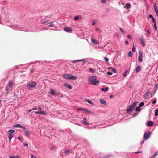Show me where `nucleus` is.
I'll return each mask as SVG.
<instances>
[{"label":"nucleus","instance_id":"f257e3e1","mask_svg":"<svg viewBox=\"0 0 158 158\" xmlns=\"http://www.w3.org/2000/svg\"><path fill=\"white\" fill-rule=\"evenodd\" d=\"M50 18L48 16H45L42 18L41 21V23L43 24L48 25V26L50 27H53L54 25H53L52 22L50 21Z\"/></svg>","mask_w":158,"mask_h":158},{"label":"nucleus","instance_id":"f03ea898","mask_svg":"<svg viewBox=\"0 0 158 158\" xmlns=\"http://www.w3.org/2000/svg\"><path fill=\"white\" fill-rule=\"evenodd\" d=\"M89 84L92 85H98L99 84V81H96L97 77L96 76H92L89 77Z\"/></svg>","mask_w":158,"mask_h":158},{"label":"nucleus","instance_id":"7ed1b4c3","mask_svg":"<svg viewBox=\"0 0 158 158\" xmlns=\"http://www.w3.org/2000/svg\"><path fill=\"white\" fill-rule=\"evenodd\" d=\"M12 81H10L8 84L6 86V90L7 93H8L9 91L13 89V82Z\"/></svg>","mask_w":158,"mask_h":158},{"label":"nucleus","instance_id":"20e7f679","mask_svg":"<svg viewBox=\"0 0 158 158\" xmlns=\"http://www.w3.org/2000/svg\"><path fill=\"white\" fill-rule=\"evenodd\" d=\"M12 28L13 29H17L18 30L25 31H28L25 28H23L21 27L19 25H15L13 26L12 27Z\"/></svg>","mask_w":158,"mask_h":158},{"label":"nucleus","instance_id":"39448f33","mask_svg":"<svg viewBox=\"0 0 158 158\" xmlns=\"http://www.w3.org/2000/svg\"><path fill=\"white\" fill-rule=\"evenodd\" d=\"M27 85L30 88H32L37 85V83L35 82H32L31 83H28Z\"/></svg>","mask_w":158,"mask_h":158},{"label":"nucleus","instance_id":"423d86ee","mask_svg":"<svg viewBox=\"0 0 158 158\" xmlns=\"http://www.w3.org/2000/svg\"><path fill=\"white\" fill-rule=\"evenodd\" d=\"M150 134L151 133L150 131H148L146 132L144 135V139H145V140L147 139L149 137Z\"/></svg>","mask_w":158,"mask_h":158},{"label":"nucleus","instance_id":"0eeeda50","mask_svg":"<svg viewBox=\"0 0 158 158\" xmlns=\"http://www.w3.org/2000/svg\"><path fill=\"white\" fill-rule=\"evenodd\" d=\"M143 60V54L140 51H139L138 60L139 62H141Z\"/></svg>","mask_w":158,"mask_h":158},{"label":"nucleus","instance_id":"6e6552de","mask_svg":"<svg viewBox=\"0 0 158 158\" xmlns=\"http://www.w3.org/2000/svg\"><path fill=\"white\" fill-rule=\"evenodd\" d=\"M110 71H111L112 72L114 73L116 72V71L114 68L112 67H109V76L112 75V73Z\"/></svg>","mask_w":158,"mask_h":158},{"label":"nucleus","instance_id":"1a4fd4ad","mask_svg":"<svg viewBox=\"0 0 158 158\" xmlns=\"http://www.w3.org/2000/svg\"><path fill=\"white\" fill-rule=\"evenodd\" d=\"M64 30L67 32H68L69 33H71L72 31V29L70 27H65L64 29Z\"/></svg>","mask_w":158,"mask_h":158},{"label":"nucleus","instance_id":"9d476101","mask_svg":"<svg viewBox=\"0 0 158 158\" xmlns=\"http://www.w3.org/2000/svg\"><path fill=\"white\" fill-rule=\"evenodd\" d=\"M153 6L155 11L156 12L157 16L158 17V8H157V6L155 3H154L153 4Z\"/></svg>","mask_w":158,"mask_h":158},{"label":"nucleus","instance_id":"9b49d317","mask_svg":"<svg viewBox=\"0 0 158 158\" xmlns=\"http://www.w3.org/2000/svg\"><path fill=\"white\" fill-rule=\"evenodd\" d=\"M138 103V102L137 101H134L133 102V103L130 106L132 107V108L133 109L135 107Z\"/></svg>","mask_w":158,"mask_h":158},{"label":"nucleus","instance_id":"f8f14e48","mask_svg":"<svg viewBox=\"0 0 158 158\" xmlns=\"http://www.w3.org/2000/svg\"><path fill=\"white\" fill-rule=\"evenodd\" d=\"M99 101L101 104L104 105H106V102L103 99H100Z\"/></svg>","mask_w":158,"mask_h":158},{"label":"nucleus","instance_id":"ddd939ff","mask_svg":"<svg viewBox=\"0 0 158 158\" xmlns=\"http://www.w3.org/2000/svg\"><path fill=\"white\" fill-rule=\"evenodd\" d=\"M70 75L68 74H64L63 75L64 77L66 79H70Z\"/></svg>","mask_w":158,"mask_h":158},{"label":"nucleus","instance_id":"4468645a","mask_svg":"<svg viewBox=\"0 0 158 158\" xmlns=\"http://www.w3.org/2000/svg\"><path fill=\"white\" fill-rule=\"evenodd\" d=\"M8 136L9 139V141L10 142L12 138L13 137L14 135L11 134H8Z\"/></svg>","mask_w":158,"mask_h":158},{"label":"nucleus","instance_id":"2eb2a0df","mask_svg":"<svg viewBox=\"0 0 158 158\" xmlns=\"http://www.w3.org/2000/svg\"><path fill=\"white\" fill-rule=\"evenodd\" d=\"M140 40L142 44L143 47L145 46V43L144 42V38L143 37H141L140 38Z\"/></svg>","mask_w":158,"mask_h":158},{"label":"nucleus","instance_id":"dca6fc26","mask_svg":"<svg viewBox=\"0 0 158 158\" xmlns=\"http://www.w3.org/2000/svg\"><path fill=\"white\" fill-rule=\"evenodd\" d=\"M91 40L92 42L94 44H97L98 43V41L96 40L93 39L91 38Z\"/></svg>","mask_w":158,"mask_h":158},{"label":"nucleus","instance_id":"f3484780","mask_svg":"<svg viewBox=\"0 0 158 158\" xmlns=\"http://www.w3.org/2000/svg\"><path fill=\"white\" fill-rule=\"evenodd\" d=\"M153 122L151 121H149L147 123V125L149 126H151L153 125Z\"/></svg>","mask_w":158,"mask_h":158},{"label":"nucleus","instance_id":"a211bd4d","mask_svg":"<svg viewBox=\"0 0 158 158\" xmlns=\"http://www.w3.org/2000/svg\"><path fill=\"white\" fill-rule=\"evenodd\" d=\"M64 85L67 88L69 89H72V87L71 85H70L65 83L64 84Z\"/></svg>","mask_w":158,"mask_h":158},{"label":"nucleus","instance_id":"6ab92c4d","mask_svg":"<svg viewBox=\"0 0 158 158\" xmlns=\"http://www.w3.org/2000/svg\"><path fill=\"white\" fill-rule=\"evenodd\" d=\"M24 135L27 136L29 137L30 135V134L29 133V131H24Z\"/></svg>","mask_w":158,"mask_h":158},{"label":"nucleus","instance_id":"aec40b11","mask_svg":"<svg viewBox=\"0 0 158 158\" xmlns=\"http://www.w3.org/2000/svg\"><path fill=\"white\" fill-rule=\"evenodd\" d=\"M14 127H19L20 128H24L22 125L20 124H16L14 125Z\"/></svg>","mask_w":158,"mask_h":158},{"label":"nucleus","instance_id":"412c9836","mask_svg":"<svg viewBox=\"0 0 158 158\" xmlns=\"http://www.w3.org/2000/svg\"><path fill=\"white\" fill-rule=\"evenodd\" d=\"M85 118H83V123L86 125H89V123L85 120Z\"/></svg>","mask_w":158,"mask_h":158},{"label":"nucleus","instance_id":"4be33fe9","mask_svg":"<svg viewBox=\"0 0 158 158\" xmlns=\"http://www.w3.org/2000/svg\"><path fill=\"white\" fill-rule=\"evenodd\" d=\"M78 109L79 110L85 111L89 113L90 112L87 109H84V108H78Z\"/></svg>","mask_w":158,"mask_h":158},{"label":"nucleus","instance_id":"5701e85b","mask_svg":"<svg viewBox=\"0 0 158 158\" xmlns=\"http://www.w3.org/2000/svg\"><path fill=\"white\" fill-rule=\"evenodd\" d=\"M158 154V152L156 151L155 153L151 156V158H155Z\"/></svg>","mask_w":158,"mask_h":158},{"label":"nucleus","instance_id":"b1692460","mask_svg":"<svg viewBox=\"0 0 158 158\" xmlns=\"http://www.w3.org/2000/svg\"><path fill=\"white\" fill-rule=\"evenodd\" d=\"M77 77H76L73 75L70 76V79L74 80L77 79Z\"/></svg>","mask_w":158,"mask_h":158},{"label":"nucleus","instance_id":"393cba45","mask_svg":"<svg viewBox=\"0 0 158 158\" xmlns=\"http://www.w3.org/2000/svg\"><path fill=\"white\" fill-rule=\"evenodd\" d=\"M50 93L53 95H55V91L52 90V89H50Z\"/></svg>","mask_w":158,"mask_h":158},{"label":"nucleus","instance_id":"a878e982","mask_svg":"<svg viewBox=\"0 0 158 158\" xmlns=\"http://www.w3.org/2000/svg\"><path fill=\"white\" fill-rule=\"evenodd\" d=\"M140 66H138L136 67V73H137L139 72L140 70Z\"/></svg>","mask_w":158,"mask_h":158},{"label":"nucleus","instance_id":"bb28decb","mask_svg":"<svg viewBox=\"0 0 158 158\" xmlns=\"http://www.w3.org/2000/svg\"><path fill=\"white\" fill-rule=\"evenodd\" d=\"M9 157V158H20V157L18 155H16L14 156H10Z\"/></svg>","mask_w":158,"mask_h":158},{"label":"nucleus","instance_id":"cd10ccee","mask_svg":"<svg viewBox=\"0 0 158 158\" xmlns=\"http://www.w3.org/2000/svg\"><path fill=\"white\" fill-rule=\"evenodd\" d=\"M85 102H87L88 103L90 104H92V102L90 100L87 99L85 100Z\"/></svg>","mask_w":158,"mask_h":158},{"label":"nucleus","instance_id":"c85d7f7f","mask_svg":"<svg viewBox=\"0 0 158 158\" xmlns=\"http://www.w3.org/2000/svg\"><path fill=\"white\" fill-rule=\"evenodd\" d=\"M15 131L14 130H12V129L9 130L8 131L9 132V134H12V133L14 132H15Z\"/></svg>","mask_w":158,"mask_h":158},{"label":"nucleus","instance_id":"c756f323","mask_svg":"<svg viewBox=\"0 0 158 158\" xmlns=\"http://www.w3.org/2000/svg\"><path fill=\"white\" fill-rule=\"evenodd\" d=\"M108 89V88L106 87V88L105 89H104V88H102L101 89V90L102 91H104V92L107 91Z\"/></svg>","mask_w":158,"mask_h":158},{"label":"nucleus","instance_id":"7c9ffc66","mask_svg":"<svg viewBox=\"0 0 158 158\" xmlns=\"http://www.w3.org/2000/svg\"><path fill=\"white\" fill-rule=\"evenodd\" d=\"M102 4H104L106 3L108 1L107 0H100Z\"/></svg>","mask_w":158,"mask_h":158},{"label":"nucleus","instance_id":"2f4dec72","mask_svg":"<svg viewBox=\"0 0 158 158\" xmlns=\"http://www.w3.org/2000/svg\"><path fill=\"white\" fill-rule=\"evenodd\" d=\"M83 62V63H85L86 62V60L85 59L79 60V62Z\"/></svg>","mask_w":158,"mask_h":158},{"label":"nucleus","instance_id":"473e14b6","mask_svg":"<svg viewBox=\"0 0 158 158\" xmlns=\"http://www.w3.org/2000/svg\"><path fill=\"white\" fill-rule=\"evenodd\" d=\"M41 114L42 115H44L45 116L47 115V114H46V112L45 111H41Z\"/></svg>","mask_w":158,"mask_h":158},{"label":"nucleus","instance_id":"72a5a7b5","mask_svg":"<svg viewBox=\"0 0 158 158\" xmlns=\"http://www.w3.org/2000/svg\"><path fill=\"white\" fill-rule=\"evenodd\" d=\"M140 107H139V106L137 107L135 109V110L137 111H140Z\"/></svg>","mask_w":158,"mask_h":158},{"label":"nucleus","instance_id":"f704fd0d","mask_svg":"<svg viewBox=\"0 0 158 158\" xmlns=\"http://www.w3.org/2000/svg\"><path fill=\"white\" fill-rule=\"evenodd\" d=\"M71 62L72 63H75L76 62H79V60H72L71 61Z\"/></svg>","mask_w":158,"mask_h":158},{"label":"nucleus","instance_id":"c9c22d12","mask_svg":"<svg viewBox=\"0 0 158 158\" xmlns=\"http://www.w3.org/2000/svg\"><path fill=\"white\" fill-rule=\"evenodd\" d=\"M132 107L130 106L127 109V112H129V111H131L132 109L133 108H132Z\"/></svg>","mask_w":158,"mask_h":158},{"label":"nucleus","instance_id":"e433bc0d","mask_svg":"<svg viewBox=\"0 0 158 158\" xmlns=\"http://www.w3.org/2000/svg\"><path fill=\"white\" fill-rule=\"evenodd\" d=\"M144 103L143 102H141L139 105V107H141L143 106H144Z\"/></svg>","mask_w":158,"mask_h":158},{"label":"nucleus","instance_id":"4c0bfd02","mask_svg":"<svg viewBox=\"0 0 158 158\" xmlns=\"http://www.w3.org/2000/svg\"><path fill=\"white\" fill-rule=\"evenodd\" d=\"M153 27H154V28L155 29V31L157 30V27L156 23H154V24Z\"/></svg>","mask_w":158,"mask_h":158},{"label":"nucleus","instance_id":"58836bf2","mask_svg":"<svg viewBox=\"0 0 158 158\" xmlns=\"http://www.w3.org/2000/svg\"><path fill=\"white\" fill-rule=\"evenodd\" d=\"M89 71L91 72L94 73V70L92 68H89Z\"/></svg>","mask_w":158,"mask_h":158},{"label":"nucleus","instance_id":"ea45409f","mask_svg":"<svg viewBox=\"0 0 158 158\" xmlns=\"http://www.w3.org/2000/svg\"><path fill=\"white\" fill-rule=\"evenodd\" d=\"M132 55V52L131 51H130L128 53V56H131Z\"/></svg>","mask_w":158,"mask_h":158},{"label":"nucleus","instance_id":"a19ab883","mask_svg":"<svg viewBox=\"0 0 158 158\" xmlns=\"http://www.w3.org/2000/svg\"><path fill=\"white\" fill-rule=\"evenodd\" d=\"M126 8H129L130 7V4H128V3H127V4L126 5Z\"/></svg>","mask_w":158,"mask_h":158},{"label":"nucleus","instance_id":"79ce46f5","mask_svg":"<svg viewBox=\"0 0 158 158\" xmlns=\"http://www.w3.org/2000/svg\"><path fill=\"white\" fill-rule=\"evenodd\" d=\"M70 152V150H67L64 153L66 154H68Z\"/></svg>","mask_w":158,"mask_h":158},{"label":"nucleus","instance_id":"37998d69","mask_svg":"<svg viewBox=\"0 0 158 158\" xmlns=\"http://www.w3.org/2000/svg\"><path fill=\"white\" fill-rule=\"evenodd\" d=\"M155 115L156 116H157L158 115V110H156L155 113Z\"/></svg>","mask_w":158,"mask_h":158},{"label":"nucleus","instance_id":"c03bdc74","mask_svg":"<svg viewBox=\"0 0 158 158\" xmlns=\"http://www.w3.org/2000/svg\"><path fill=\"white\" fill-rule=\"evenodd\" d=\"M41 111H39L35 112V114H41Z\"/></svg>","mask_w":158,"mask_h":158},{"label":"nucleus","instance_id":"a18cd8bd","mask_svg":"<svg viewBox=\"0 0 158 158\" xmlns=\"http://www.w3.org/2000/svg\"><path fill=\"white\" fill-rule=\"evenodd\" d=\"M79 18V16H77L76 17H75L74 18V20H77Z\"/></svg>","mask_w":158,"mask_h":158},{"label":"nucleus","instance_id":"49530a36","mask_svg":"<svg viewBox=\"0 0 158 158\" xmlns=\"http://www.w3.org/2000/svg\"><path fill=\"white\" fill-rule=\"evenodd\" d=\"M128 72V70H126V71L125 72V73H124V74L123 75V76H124V77H125L126 75V74Z\"/></svg>","mask_w":158,"mask_h":158},{"label":"nucleus","instance_id":"de8ad7c7","mask_svg":"<svg viewBox=\"0 0 158 158\" xmlns=\"http://www.w3.org/2000/svg\"><path fill=\"white\" fill-rule=\"evenodd\" d=\"M31 158H36L35 156L33 155H31Z\"/></svg>","mask_w":158,"mask_h":158},{"label":"nucleus","instance_id":"09e8293b","mask_svg":"<svg viewBox=\"0 0 158 158\" xmlns=\"http://www.w3.org/2000/svg\"><path fill=\"white\" fill-rule=\"evenodd\" d=\"M132 51L133 52H134L135 51V46H134V44H133V46Z\"/></svg>","mask_w":158,"mask_h":158},{"label":"nucleus","instance_id":"8fccbe9b","mask_svg":"<svg viewBox=\"0 0 158 158\" xmlns=\"http://www.w3.org/2000/svg\"><path fill=\"white\" fill-rule=\"evenodd\" d=\"M104 59H105V60L107 62V61H109V59H108V58L107 57H105L104 58Z\"/></svg>","mask_w":158,"mask_h":158},{"label":"nucleus","instance_id":"3c124183","mask_svg":"<svg viewBox=\"0 0 158 158\" xmlns=\"http://www.w3.org/2000/svg\"><path fill=\"white\" fill-rule=\"evenodd\" d=\"M23 144L24 146L25 147H27L28 146V145L27 143H23Z\"/></svg>","mask_w":158,"mask_h":158},{"label":"nucleus","instance_id":"603ef678","mask_svg":"<svg viewBox=\"0 0 158 158\" xmlns=\"http://www.w3.org/2000/svg\"><path fill=\"white\" fill-rule=\"evenodd\" d=\"M120 30L122 33H124V31L122 28H120Z\"/></svg>","mask_w":158,"mask_h":158},{"label":"nucleus","instance_id":"864d4df0","mask_svg":"<svg viewBox=\"0 0 158 158\" xmlns=\"http://www.w3.org/2000/svg\"><path fill=\"white\" fill-rule=\"evenodd\" d=\"M156 102V100H154L152 102V103L153 104H155Z\"/></svg>","mask_w":158,"mask_h":158},{"label":"nucleus","instance_id":"5fc2aeb1","mask_svg":"<svg viewBox=\"0 0 158 158\" xmlns=\"http://www.w3.org/2000/svg\"><path fill=\"white\" fill-rule=\"evenodd\" d=\"M149 17L150 18H152V19L153 17L152 16V15H149Z\"/></svg>","mask_w":158,"mask_h":158},{"label":"nucleus","instance_id":"6e6d98bb","mask_svg":"<svg viewBox=\"0 0 158 158\" xmlns=\"http://www.w3.org/2000/svg\"><path fill=\"white\" fill-rule=\"evenodd\" d=\"M152 19V20L153 22L154 23H155V19H154V18H153Z\"/></svg>","mask_w":158,"mask_h":158},{"label":"nucleus","instance_id":"4d7b16f0","mask_svg":"<svg viewBox=\"0 0 158 158\" xmlns=\"http://www.w3.org/2000/svg\"><path fill=\"white\" fill-rule=\"evenodd\" d=\"M142 152V151L136 152H135V153L136 154H138L139 153H141Z\"/></svg>","mask_w":158,"mask_h":158},{"label":"nucleus","instance_id":"13d9d810","mask_svg":"<svg viewBox=\"0 0 158 158\" xmlns=\"http://www.w3.org/2000/svg\"><path fill=\"white\" fill-rule=\"evenodd\" d=\"M127 37L129 38H131V36L130 35H127Z\"/></svg>","mask_w":158,"mask_h":158},{"label":"nucleus","instance_id":"bf43d9fd","mask_svg":"<svg viewBox=\"0 0 158 158\" xmlns=\"http://www.w3.org/2000/svg\"><path fill=\"white\" fill-rule=\"evenodd\" d=\"M147 33L148 34H150V31L149 30H148L147 31Z\"/></svg>","mask_w":158,"mask_h":158},{"label":"nucleus","instance_id":"052dcab7","mask_svg":"<svg viewBox=\"0 0 158 158\" xmlns=\"http://www.w3.org/2000/svg\"><path fill=\"white\" fill-rule=\"evenodd\" d=\"M41 108L40 107H39L37 108V110H41Z\"/></svg>","mask_w":158,"mask_h":158},{"label":"nucleus","instance_id":"680f3d73","mask_svg":"<svg viewBox=\"0 0 158 158\" xmlns=\"http://www.w3.org/2000/svg\"><path fill=\"white\" fill-rule=\"evenodd\" d=\"M37 110V108H33L32 110H32Z\"/></svg>","mask_w":158,"mask_h":158},{"label":"nucleus","instance_id":"e2e57ef3","mask_svg":"<svg viewBox=\"0 0 158 158\" xmlns=\"http://www.w3.org/2000/svg\"><path fill=\"white\" fill-rule=\"evenodd\" d=\"M44 29H52L50 28H47L46 27H45V28H44Z\"/></svg>","mask_w":158,"mask_h":158},{"label":"nucleus","instance_id":"0e129e2a","mask_svg":"<svg viewBox=\"0 0 158 158\" xmlns=\"http://www.w3.org/2000/svg\"><path fill=\"white\" fill-rule=\"evenodd\" d=\"M125 43L126 44H129V42H128V41L126 40L125 41Z\"/></svg>","mask_w":158,"mask_h":158},{"label":"nucleus","instance_id":"69168bd1","mask_svg":"<svg viewBox=\"0 0 158 158\" xmlns=\"http://www.w3.org/2000/svg\"><path fill=\"white\" fill-rule=\"evenodd\" d=\"M158 86V85H156L155 87H156V89H157V88Z\"/></svg>","mask_w":158,"mask_h":158},{"label":"nucleus","instance_id":"338daca9","mask_svg":"<svg viewBox=\"0 0 158 158\" xmlns=\"http://www.w3.org/2000/svg\"><path fill=\"white\" fill-rule=\"evenodd\" d=\"M113 97V95H111L110 96V97L111 98H112Z\"/></svg>","mask_w":158,"mask_h":158},{"label":"nucleus","instance_id":"774afa93","mask_svg":"<svg viewBox=\"0 0 158 158\" xmlns=\"http://www.w3.org/2000/svg\"><path fill=\"white\" fill-rule=\"evenodd\" d=\"M19 140H20L21 138L20 137H18L17 138Z\"/></svg>","mask_w":158,"mask_h":158}]
</instances>
